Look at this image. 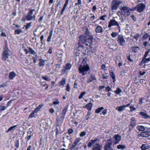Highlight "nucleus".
Returning a JSON list of instances; mask_svg holds the SVG:
<instances>
[{
  "label": "nucleus",
  "mask_w": 150,
  "mask_h": 150,
  "mask_svg": "<svg viewBox=\"0 0 150 150\" xmlns=\"http://www.w3.org/2000/svg\"><path fill=\"white\" fill-rule=\"evenodd\" d=\"M104 109L103 107H101L98 108V109H96L95 110V112L97 113H100V111Z\"/></svg>",
  "instance_id": "ea45409f"
},
{
  "label": "nucleus",
  "mask_w": 150,
  "mask_h": 150,
  "mask_svg": "<svg viewBox=\"0 0 150 150\" xmlns=\"http://www.w3.org/2000/svg\"><path fill=\"white\" fill-rule=\"evenodd\" d=\"M110 76L112 78V79L113 80V82L114 83H115V75L113 72H112L110 74Z\"/></svg>",
  "instance_id": "72a5a7b5"
},
{
  "label": "nucleus",
  "mask_w": 150,
  "mask_h": 150,
  "mask_svg": "<svg viewBox=\"0 0 150 150\" xmlns=\"http://www.w3.org/2000/svg\"><path fill=\"white\" fill-rule=\"evenodd\" d=\"M42 78L44 80L48 81H50V80L49 78L45 76H42Z\"/></svg>",
  "instance_id": "4d7b16f0"
},
{
  "label": "nucleus",
  "mask_w": 150,
  "mask_h": 150,
  "mask_svg": "<svg viewBox=\"0 0 150 150\" xmlns=\"http://www.w3.org/2000/svg\"><path fill=\"white\" fill-rule=\"evenodd\" d=\"M82 30L84 34L86 36V37H89L88 38L89 39L91 40H92L93 39V36L90 32L87 27H83L82 28Z\"/></svg>",
  "instance_id": "423d86ee"
},
{
  "label": "nucleus",
  "mask_w": 150,
  "mask_h": 150,
  "mask_svg": "<svg viewBox=\"0 0 150 150\" xmlns=\"http://www.w3.org/2000/svg\"><path fill=\"white\" fill-rule=\"evenodd\" d=\"M146 82V81L144 79H141L140 80V82L142 84H145Z\"/></svg>",
  "instance_id": "bf43d9fd"
},
{
  "label": "nucleus",
  "mask_w": 150,
  "mask_h": 150,
  "mask_svg": "<svg viewBox=\"0 0 150 150\" xmlns=\"http://www.w3.org/2000/svg\"><path fill=\"white\" fill-rule=\"evenodd\" d=\"M150 52V49H148L145 52L144 56L143 58L146 57L149 53Z\"/></svg>",
  "instance_id": "79ce46f5"
},
{
  "label": "nucleus",
  "mask_w": 150,
  "mask_h": 150,
  "mask_svg": "<svg viewBox=\"0 0 150 150\" xmlns=\"http://www.w3.org/2000/svg\"><path fill=\"white\" fill-rule=\"evenodd\" d=\"M139 36V35L138 34H137L134 35V38L136 40H138V38Z\"/></svg>",
  "instance_id": "052dcab7"
},
{
  "label": "nucleus",
  "mask_w": 150,
  "mask_h": 150,
  "mask_svg": "<svg viewBox=\"0 0 150 150\" xmlns=\"http://www.w3.org/2000/svg\"><path fill=\"white\" fill-rule=\"evenodd\" d=\"M146 6L143 3H139L136 6L137 11L139 12H141L143 11L145 8Z\"/></svg>",
  "instance_id": "1a4fd4ad"
},
{
  "label": "nucleus",
  "mask_w": 150,
  "mask_h": 150,
  "mask_svg": "<svg viewBox=\"0 0 150 150\" xmlns=\"http://www.w3.org/2000/svg\"><path fill=\"white\" fill-rule=\"evenodd\" d=\"M131 50L132 52L137 53L140 50V48L138 46L132 47H131Z\"/></svg>",
  "instance_id": "4be33fe9"
},
{
  "label": "nucleus",
  "mask_w": 150,
  "mask_h": 150,
  "mask_svg": "<svg viewBox=\"0 0 150 150\" xmlns=\"http://www.w3.org/2000/svg\"><path fill=\"white\" fill-rule=\"evenodd\" d=\"M150 147L149 145L147 144H142L141 146V148L142 150H146Z\"/></svg>",
  "instance_id": "a211bd4d"
},
{
  "label": "nucleus",
  "mask_w": 150,
  "mask_h": 150,
  "mask_svg": "<svg viewBox=\"0 0 150 150\" xmlns=\"http://www.w3.org/2000/svg\"><path fill=\"white\" fill-rule=\"evenodd\" d=\"M68 108V106H65L63 109L62 113V115H64V116H65V115L66 114V113L67 111V109Z\"/></svg>",
  "instance_id": "cd10ccee"
},
{
  "label": "nucleus",
  "mask_w": 150,
  "mask_h": 150,
  "mask_svg": "<svg viewBox=\"0 0 150 150\" xmlns=\"http://www.w3.org/2000/svg\"><path fill=\"white\" fill-rule=\"evenodd\" d=\"M117 41L119 45L120 46H124L126 44V41L124 36L122 35H118Z\"/></svg>",
  "instance_id": "39448f33"
},
{
  "label": "nucleus",
  "mask_w": 150,
  "mask_h": 150,
  "mask_svg": "<svg viewBox=\"0 0 150 150\" xmlns=\"http://www.w3.org/2000/svg\"><path fill=\"white\" fill-rule=\"evenodd\" d=\"M70 88L69 83H68L66 86V90L68 92L70 91Z\"/></svg>",
  "instance_id": "603ef678"
},
{
  "label": "nucleus",
  "mask_w": 150,
  "mask_h": 150,
  "mask_svg": "<svg viewBox=\"0 0 150 150\" xmlns=\"http://www.w3.org/2000/svg\"><path fill=\"white\" fill-rule=\"evenodd\" d=\"M10 57H8V59L7 60L10 63H12V61L13 60V58L11 56H9Z\"/></svg>",
  "instance_id": "5fc2aeb1"
},
{
  "label": "nucleus",
  "mask_w": 150,
  "mask_h": 150,
  "mask_svg": "<svg viewBox=\"0 0 150 150\" xmlns=\"http://www.w3.org/2000/svg\"><path fill=\"white\" fill-rule=\"evenodd\" d=\"M65 83L66 79L64 78H62V80L59 82V86H62L63 87Z\"/></svg>",
  "instance_id": "c85d7f7f"
},
{
  "label": "nucleus",
  "mask_w": 150,
  "mask_h": 150,
  "mask_svg": "<svg viewBox=\"0 0 150 150\" xmlns=\"http://www.w3.org/2000/svg\"><path fill=\"white\" fill-rule=\"evenodd\" d=\"M115 17H113L112 19L108 23V27L110 28L112 26H117L119 30V32H120L121 30L120 27V26L119 23L115 19Z\"/></svg>",
  "instance_id": "7ed1b4c3"
},
{
  "label": "nucleus",
  "mask_w": 150,
  "mask_h": 150,
  "mask_svg": "<svg viewBox=\"0 0 150 150\" xmlns=\"http://www.w3.org/2000/svg\"><path fill=\"white\" fill-rule=\"evenodd\" d=\"M32 23L31 22L27 23L25 26V29L28 30V29L31 26V25Z\"/></svg>",
  "instance_id": "a18cd8bd"
},
{
  "label": "nucleus",
  "mask_w": 150,
  "mask_h": 150,
  "mask_svg": "<svg viewBox=\"0 0 150 150\" xmlns=\"http://www.w3.org/2000/svg\"><path fill=\"white\" fill-rule=\"evenodd\" d=\"M140 114L146 119H148L150 118V117L146 113L143 112H140L139 113Z\"/></svg>",
  "instance_id": "a878e982"
},
{
  "label": "nucleus",
  "mask_w": 150,
  "mask_h": 150,
  "mask_svg": "<svg viewBox=\"0 0 150 150\" xmlns=\"http://www.w3.org/2000/svg\"><path fill=\"white\" fill-rule=\"evenodd\" d=\"M7 108V107L5 106L0 105V111L5 110Z\"/></svg>",
  "instance_id": "09e8293b"
},
{
  "label": "nucleus",
  "mask_w": 150,
  "mask_h": 150,
  "mask_svg": "<svg viewBox=\"0 0 150 150\" xmlns=\"http://www.w3.org/2000/svg\"><path fill=\"white\" fill-rule=\"evenodd\" d=\"M122 3L120 0H113L111 4V9L113 11L114 10H116L120 6V5Z\"/></svg>",
  "instance_id": "f03ea898"
},
{
  "label": "nucleus",
  "mask_w": 150,
  "mask_h": 150,
  "mask_svg": "<svg viewBox=\"0 0 150 150\" xmlns=\"http://www.w3.org/2000/svg\"><path fill=\"white\" fill-rule=\"evenodd\" d=\"M105 64H103L101 66V68L102 70H105Z\"/></svg>",
  "instance_id": "0e129e2a"
},
{
  "label": "nucleus",
  "mask_w": 150,
  "mask_h": 150,
  "mask_svg": "<svg viewBox=\"0 0 150 150\" xmlns=\"http://www.w3.org/2000/svg\"><path fill=\"white\" fill-rule=\"evenodd\" d=\"M136 120L135 118L132 117L131 119V122L129 126L133 128L136 125Z\"/></svg>",
  "instance_id": "f8f14e48"
},
{
  "label": "nucleus",
  "mask_w": 150,
  "mask_h": 150,
  "mask_svg": "<svg viewBox=\"0 0 150 150\" xmlns=\"http://www.w3.org/2000/svg\"><path fill=\"white\" fill-rule=\"evenodd\" d=\"M120 10L122 14L126 17L130 15V11H132L133 9L125 6H121Z\"/></svg>",
  "instance_id": "f257e3e1"
},
{
  "label": "nucleus",
  "mask_w": 150,
  "mask_h": 150,
  "mask_svg": "<svg viewBox=\"0 0 150 150\" xmlns=\"http://www.w3.org/2000/svg\"><path fill=\"white\" fill-rule=\"evenodd\" d=\"M111 90V88L109 86L106 87L105 89L106 91L107 92H109Z\"/></svg>",
  "instance_id": "680f3d73"
},
{
  "label": "nucleus",
  "mask_w": 150,
  "mask_h": 150,
  "mask_svg": "<svg viewBox=\"0 0 150 150\" xmlns=\"http://www.w3.org/2000/svg\"><path fill=\"white\" fill-rule=\"evenodd\" d=\"M71 65L70 63H67L64 67V68L65 70H69L71 69Z\"/></svg>",
  "instance_id": "c756f323"
},
{
  "label": "nucleus",
  "mask_w": 150,
  "mask_h": 150,
  "mask_svg": "<svg viewBox=\"0 0 150 150\" xmlns=\"http://www.w3.org/2000/svg\"><path fill=\"white\" fill-rule=\"evenodd\" d=\"M95 32L96 33H103V28L101 26L98 25L95 29Z\"/></svg>",
  "instance_id": "4468645a"
},
{
  "label": "nucleus",
  "mask_w": 150,
  "mask_h": 150,
  "mask_svg": "<svg viewBox=\"0 0 150 150\" xmlns=\"http://www.w3.org/2000/svg\"><path fill=\"white\" fill-rule=\"evenodd\" d=\"M141 135L142 137H146L149 136V134L148 132H145L141 133Z\"/></svg>",
  "instance_id": "e433bc0d"
},
{
  "label": "nucleus",
  "mask_w": 150,
  "mask_h": 150,
  "mask_svg": "<svg viewBox=\"0 0 150 150\" xmlns=\"http://www.w3.org/2000/svg\"><path fill=\"white\" fill-rule=\"evenodd\" d=\"M11 52L10 50H4L3 51L2 55V59L3 60L5 61L7 60L10 55Z\"/></svg>",
  "instance_id": "6e6552de"
},
{
  "label": "nucleus",
  "mask_w": 150,
  "mask_h": 150,
  "mask_svg": "<svg viewBox=\"0 0 150 150\" xmlns=\"http://www.w3.org/2000/svg\"><path fill=\"white\" fill-rule=\"evenodd\" d=\"M149 36L150 35L146 33L143 36L142 38L143 39L146 40L149 37Z\"/></svg>",
  "instance_id": "37998d69"
},
{
  "label": "nucleus",
  "mask_w": 150,
  "mask_h": 150,
  "mask_svg": "<svg viewBox=\"0 0 150 150\" xmlns=\"http://www.w3.org/2000/svg\"><path fill=\"white\" fill-rule=\"evenodd\" d=\"M17 127V125H15L13 126H11L10 128H9L6 131V132H13L14 130H15L16 129Z\"/></svg>",
  "instance_id": "6ab92c4d"
},
{
  "label": "nucleus",
  "mask_w": 150,
  "mask_h": 150,
  "mask_svg": "<svg viewBox=\"0 0 150 150\" xmlns=\"http://www.w3.org/2000/svg\"><path fill=\"white\" fill-rule=\"evenodd\" d=\"M92 107V104L91 103H89L86 104L85 106H83V108H87L88 110L91 111V110Z\"/></svg>",
  "instance_id": "412c9836"
},
{
  "label": "nucleus",
  "mask_w": 150,
  "mask_h": 150,
  "mask_svg": "<svg viewBox=\"0 0 150 150\" xmlns=\"http://www.w3.org/2000/svg\"><path fill=\"white\" fill-rule=\"evenodd\" d=\"M97 140V139L94 140H91L88 142L87 145L88 147H91L95 143L96 141Z\"/></svg>",
  "instance_id": "5701e85b"
},
{
  "label": "nucleus",
  "mask_w": 150,
  "mask_h": 150,
  "mask_svg": "<svg viewBox=\"0 0 150 150\" xmlns=\"http://www.w3.org/2000/svg\"><path fill=\"white\" fill-rule=\"evenodd\" d=\"M68 131L69 134H71L73 132V130L71 128H70L68 129Z\"/></svg>",
  "instance_id": "338daca9"
},
{
  "label": "nucleus",
  "mask_w": 150,
  "mask_h": 150,
  "mask_svg": "<svg viewBox=\"0 0 150 150\" xmlns=\"http://www.w3.org/2000/svg\"><path fill=\"white\" fill-rule=\"evenodd\" d=\"M89 69V67L87 64L81 65L79 67V73L82 74V76H84Z\"/></svg>",
  "instance_id": "20e7f679"
},
{
  "label": "nucleus",
  "mask_w": 150,
  "mask_h": 150,
  "mask_svg": "<svg viewBox=\"0 0 150 150\" xmlns=\"http://www.w3.org/2000/svg\"><path fill=\"white\" fill-rule=\"evenodd\" d=\"M35 11L34 9H30L29 11L28 12L26 16V18L28 21L33 20V18H35V16L33 14V12Z\"/></svg>",
  "instance_id": "0eeeda50"
},
{
  "label": "nucleus",
  "mask_w": 150,
  "mask_h": 150,
  "mask_svg": "<svg viewBox=\"0 0 150 150\" xmlns=\"http://www.w3.org/2000/svg\"><path fill=\"white\" fill-rule=\"evenodd\" d=\"M118 35V33L116 32H112L111 34V36L113 38H115Z\"/></svg>",
  "instance_id": "58836bf2"
},
{
  "label": "nucleus",
  "mask_w": 150,
  "mask_h": 150,
  "mask_svg": "<svg viewBox=\"0 0 150 150\" xmlns=\"http://www.w3.org/2000/svg\"><path fill=\"white\" fill-rule=\"evenodd\" d=\"M28 49L29 52L32 54H36V55H37V54H36V52L32 48L29 47Z\"/></svg>",
  "instance_id": "a19ab883"
},
{
  "label": "nucleus",
  "mask_w": 150,
  "mask_h": 150,
  "mask_svg": "<svg viewBox=\"0 0 150 150\" xmlns=\"http://www.w3.org/2000/svg\"><path fill=\"white\" fill-rule=\"evenodd\" d=\"M16 76V74L13 71L11 72L10 73L9 78L10 79L12 80Z\"/></svg>",
  "instance_id": "b1692460"
},
{
  "label": "nucleus",
  "mask_w": 150,
  "mask_h": 150,
  "mask_svg": "<svg viewBox=\"0 0 150 150\" xmlns=\"http://www.w3.org/2000/svg\"><path fill=\"white\" fill-rule=\"evenodd\" d=\"M107 17L106 15H104L99 18L98 20H100L103 21L105 20V18Z\"/></svg>",
  "instance_id": "de8ad7c7"
},
{
  "label": "nucleus",
  "mask_w": 150,
  "mask_h": 150,
  "mask_svg": "<svg viewBox=\"0 0 150 150\" xmlns=\"http://www.w3.org/2000/svg\"><path fill=\"white\" fill-rule=\"evenodd\" d=\"M16 34H19L22 32V30L21 29H17L15 30Z\"/></svg>",
  "instance_id": "8fccbe9b"
},
{
  "label": "nucleus",
  "mask_w": 150,
  "mask_h": 150,
  "mask_svg": "<svg viewBox=\"0 0 150 150\" xmlns=\"http://www.w3.org/2000/svg\"><path fill=\"white\" fill-rule=\"evenodd\" d=\"M108 76L106 74H102V78L103 79H107L108 78Z\"/></svg>",
  "instance_id": "6e6d98bb"
},
{
  "label": "nucleus",
  "mask_w": 150,
  "mask_h": 150,
  "mask_svg": "<svg viewBox=\"0 0 150 150\" xmlns=\"http://www.w3.org/2000/svg\"><path fill=\"white\" fill-rule=\"evenodd\" d=\"M86 132L83 131V132H81L80 133V136L81 137H83L84 136L86 135Z\"/></svg>",
  "instance_id": "864d4df0"
},
{
  "label": "nucleus",
  "mask_w": 150,
  "mask_h": 150,
  "mask_svg": "<svg viewBox=\"0 0 150 150\" xmlns=\"http://www.w3.org/2000/svg\"><path fill=\"white\" fill-rule=\"evenodd\" d=\"M79 43L80 44L84 43L86 40V37L84 35H81L79 36Z\"/></svg>",
  "instance_id": "ddd939ff"
},
{
  "label": "nucleus",
  "mask_w": 150,
  "mask_h": 150,
  "mask_svg": "<svg viewBox=\"0 0 150 150\" xmlns=\"http://www.w3.org/2000/svg\"><path fill=\"white\" fill-rule=\"evenodd\" d=\"M67 6H65V5H64V6H63V7L62 10L61 11V14H62L63 13V12L64 11L65 9H66V7Z\"/></svg>",
  "instance_id": "13d9d810"
},
{
  "label": "nucleus",
  "mask_w": 150,
  "mask_h": 150,
  "mask_svg": "<svg viewBox=\"0 0 150 150\" xmlns=\"http://www.w3.org/2000/svg\"><path fill=\"white\" fill-rule=\"evenodd\" d=\"M113 138L116 141V142H115L114 143V145H116L118 144L121 141V137L120 134H117L114 136Z\"/></svg>",
  "instance_id": "9d476101"
},
{
  "label": "nucleus",
  "mask_w": 150,
  "mask_h": 150,
  "mask_svg": "<svg viewBox=\"0 0 150 150\" xmlns=\"http://www.w3.org/2000/svg\"><path fill=\"white\" fill-rule=\"evenodd\" d=\"M115 141L114 140L112 139H110L107 140L106 142V145H108L110 146L111 145H112L113 144L114 145V143Z\"/></svg>",
  "instance_id": "dca6fc26"
},
{
  "label": "nucleus",
  "mask_w": 150,
  "mask_h": 150,
  "mask_svg": "<svg viewBox=\"0 0 150 150\" xmlns=\"http://www.w3.org/2000/svg\"><path fill=\"white\" fill-rule=\"evenodd\" d=\"M40 62H39V65L40 67L44 66L45 64V61L42 59L40 60Z\"/></svg>",
  "instance_id": "f704fd0d"
},
{
  "label": "nucleus",
  "mask_w": 150,
  "mask_h": 150,
  "mask_svg": "<svg viewBox=\"0 0 150 150\" xmlns=\"http://www.w3.org/2000/svg\"><path fill=\"white\" fill-rule=\"evenodd\" d=\"M53 35V31H52L51 30L50 31V35L49 36H48V38L47 40V41L48 42H49L51 38L52 37V36Z\"/></svg>",
  "instance_id": "c9c22d12"
},
{
  "label": "nucleus",
  "mask_w": 150,
  "mask_h": 150,
  "mask_svg": "<svg viewBox=\"0 0 150 150\" xmlns=\"http://www.w3.org/2000/svg\"><path fill=\"white\" fill-rule=\"evenodd\" d=\"M86 93V92H81L80 96H79V98L80 99L82 98L85 95Z\"/></svg>",
  "instance_id": "49530a36"
},
{
  "label": "nucleus",
  "mask_w": 150,
  "mask_h": 150,
  "mask_svg": "<svg viewBox=\"0 0 150 150\" xmlns=\"http://www.w3.org/2000/svg\"><path fill=\"white\" fill-rule=\"evenodd\" d=\"M4 50H9L8 49V43L7 41L5 40L4 41Z\"/></svg>",
  "instance_id": "473e14b6"
},
{
  "label": "nucleus",
  "mask_w": 150,
  "mask_h": 150,
  "mask_svg": "<svg viewBox=\"0 0 150 150\" xmlns=\"http://www.w3.org/2000/svg\"><path fill=\"white\" fill-rule=\"evenodd\" d=\"M122 92V90L119 88H117L116 90L115 91V93L117 94H119Z\"/></svg>",
  "instance_id": "4c0bfd02"
},
{
  "label": "nucleus",
  "mask_w": 150,
  "mask_h": 150,
  "mask_svg": "<svg viewBox=\"0 0 150 150\" xmlns=\"http://www.w3.org/2000/svg\"><path fill=\"white\" fill-rule=\"evenodd\" d=\"M117 148L118 149H124L126 148V146L125 145L119 144L117 145Z\"/></svg>",
  "instance_id": "2f4dec72"
},
{
  "label": "nucleus",
  "mask_w": 150,
  "mask_h": 150,
  "mask_svg": "<svg viewBox=\"0 0 150 150\" xmlns=\"http://www.w3.org/2000/svg\"><path fill=\"white\" fill-rule=\"evenodd\" d=\"M80 140H81V138L80 137H78V138H76V139L74 143L72 145L71 148V149H74V148L76 146V145L78 143V142L80 141Z\"/></svg>",
  "instance_id": "aec40b11"
},
{
  "label": "nucleus",
  "mask_w": 150,
  "mask_h": 150,
  "mask_svg": "<svg viewBox=\"0 0 150 150\" xmlns=\"http://www.w3.org/2000/svg\"><path fill=\"white\" fill-rule=\"evenodd\" d=\"M104 148L105 150H113L111 147L108 145H105Z\"/></svg>",
  "instance_id": "c03bdc74"
},
{
  "label": "nucleus",
  "mask_w": 150,
  "mask_h": 150,
  "mask_svg": "<svg viewBox=\"0 0 150 150\" xmlns=\"http://www.w3.org/2000/svg\"><path fill=\"white\" fill-rule=\"evenodd\" d=\"M35 113L34 111L32 112L30 115L29 117V119H30L34 117V113Z\"/></svg>",
  "instance_id": "3c124183"
},
{
  "label": "nucleus",
  "mask_w": 150,
  "mask_h": 150,
  "mask_svg": "<svg viewBox=\"0 0 150 150\" xmlns=\"http://www.w3.org/2000/svg\"><path fill=\"white\" fill-rule=\"evenodd\" d=\"M125 107L124 106V105H123L117 107L115 109L119 112H122L125 109Z\"/></svg>",
  "instance_id": "393cba45"
},
{
  "label": "nucleus",
  "mask_w": 150,
  "mask_h": 150,
  "mask_svg": "<svg viewBox=\"0 0 150 150\" xmlns=\"http://www.w3.org/2000/svg\"><path fill=\"white\" fill-rule=\"evenodd\" d=\"M102 146L101 144L96 143L93 145L92 150H102Z\"/></svg>",
  "instance_id": "9b49d317"
},
{
  "label": "nucleus",
  "mask_w": 150,
  "mask_h": 150,
  "mask_svg": "<svg viewBox=\"0 0 150 150\" xmlns=\"http://www.w3.org/2000/svg\"><path fill=\"white\" fill-rule=\"evenodd\" d=\"M150 61V57L148 58H143L141 62L142 64H145L149 62Z\"/></svg>",
  "instance_id": "bb28decb"
},
{
  "label": "nucleus",
  "mask_w": 150,
  "mask_h": 150,
  "mask_svg": "<svg viewBox=\"0 0 150 150\" xmlns=\"http://www.w3.org/2000/svg\"><path fill=\"white\" fill-rule=\"evenodd\" d=\"M59 103V102L58 100H57L53 101V104L54 105L58 104Z\"/></svg>",
  "instance_id": "e2e57ef3"
},
{
  "label": "nucleus",
  "mask_w": 150,
  "mask_h": 150,
  "mask_svg": "<svg viewBox=\"0 0 150 150\" xmlns=\"http://www.w3.org/2000/svg\"><path fill=\"white\" fill-rule=\"evenodd\" d=\"M97 9V8L96 7V6H93V9H92V11L93 12H95L96 11V9Z\"/></svg>",
  "instance_id": "774afa93"
},
{
  "label": "nucleus",
  "mask_w": 150,
  "mask_h": 150,
  "mask_svg": "<svg viewBox=\"0 0 150 150\" xmlns=\"http://www.w3.org/2000/svg\"><path fill=\"white\" fill-rule=\"evenodd\" d=\"M137 129L140 131H144L145 130V128L143 126L139 125L137 126Z\"/></svg>",
  "instance_id": "7c9ffc66"
},
{
  "label": "nucleus",
  "mask_w": 150,
  "mask_h": 150,
  "mask_svg": "<svg viewBox=\"0 0 150 150\" xmlns=\"http://www.w3.org/2000/svg\"><path fill=\"white\" fill-rule=\"evenodd\" d=\"M96 78L95 76L93 74H91L90 77H89L88 80L87 81L88 83L91 82L94 80H96Z\"/></svg>",
  "instance_id": "2eb2a0df"
},
{
  "label": "nucleus",
  "mask_w": 150,
  "mask_h": 150,
  "mask_svg": "<svg viewBox=\"0 0 150 150\" xmlns=\"http://www.w3.org/2000/svg\"><path fill=\"white\" fill-rule=\"evenodd\" d=\"M65 116L62 115L60 117H58L57 118V123H62L64 118Z\"/></svg>",
  "instance_id": "f3484780"
},
{
  "label": "nucleus",
  "mask_w": 150,
  "mask_h": 150,
  "mask_svg": "<svg viewBox=\"0 0 150 150\" xmlns=\"http://www.w3.org/2000/svg\"><path fill=\"white\" fill-rule=\"evenodd\" d=\"M127 58L130 62H132L133 61V60L130 58V55H129L127 56Z\"/></svg>",
  "instance_id": "69168bd1"
}]
</instances>
